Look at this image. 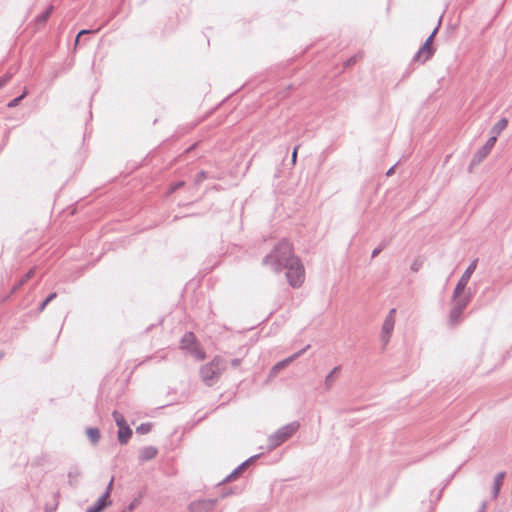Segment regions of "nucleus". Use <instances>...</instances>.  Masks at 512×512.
I'll return each instance as SVG.
<instances>
[{
	"label": "nucleus",
	"instance_id": "nucleus-1",
	"mask_svg": "<svg viewBox=\"0 0 512 512\" xmlns=\"http://www.w3.org/2000/svg\"><path fill=\"white\" fill-rule=\"evenodd\" d=\"M263 264H271L274 271L280 272L286 269L287 281L293 288H298L304 281V266L301 260L291 252V246L288 241H280L272 251L267 254Z\"/></svg>",
	"mask_w": 512,
	"mask_h": 512
},
{
	"label": "nucleus",
	"instance_id": "nucleus-2",
	"mask_svg": "<svg viewBox=\"0 0 512 512\" xmlns=\"http://www.w3.org/2000/svg\"><path fill=\"white\" fill-rule=\"evenodd\" d=\"M299 426V423L294 421L279 428L271 436H269L268 448L271 450L284 443L298 431Z\"/></svg>",
	"mask_w": 512,
	"mask_h": 512
},
{
	"label": "nucleus",
	"instance_id": "nucleus-3",
	"mask_svg": "<svg viewBox=\"0 0 512 512\" xmlns=\"http://www.w3.org/2000/svg\"><path fill=\"white\" fill-rule=\"evenodd\" d=\"M180 348L187 351L197 360H204L205 352L199 347L197 337L191 331L186 332L180 340Z\"/></svg>",
	"mask_w": 512,
	"mask_h": 512
},
{
	"label": "nucleus",
	"instance_id": "nucleus-4",
	"mask_svg": "<svg viewBox=\"0 0 512 512\" xmlns=\"http://www.w3.org/2000/svg\"><path fill=\"white\" fill-rule=\"evenodd\" d=\"M477 262H478V259H474L468 265V267L465 269V271L461 275L460 279L458 280V282H457V284H456V286H455V288L453 290V294H452L451 300H455L459 296L464 294V292L466 290V287H467V284H468L472 274L476 270Z\"/></svg>",
	"mask_w": 512,
	"mask_h": 512
},
{
	"label": "nucleus",
	"instance_id": "nucleus-5",
	"mask_svg": "<svg viewBox=\"0 0 512 512\" xmlns=\"http://www.w3.org/2000/svg\"><path fill=\"white\" fill-rule=\"evenodd\" d=\"M218 362L219 361L217 359H214L212 362L205 364L200 368V376L209 386L213 384V381L217 379L221 373Z\"/></svg>",
	"mask_w": 512,
	"mask_h": 512
},
{
	"label": "nucleus",
	"instance_id": "nucleus-6",
	"mask_svg": "<svg viewBox=\"0 0 512 512\" xmlns=\"http://www.w3.org/2000/svg\"><path fill=\"white\" fill-rule=\"evenodd\" d=\"M495 144V137L490 136L486 143L474 153L469 165V169H471L473 166L479 165L490 154Z\"/></svg>",
	"mask_w": 512,
	"mask_h": 512
},
{
	"label": "nucleus",
	"instance_id": "nucleus-7",
	"mask_svg": "<svg viewBox=\"0 0 512 512\" xmlns=\"http://www.w3.org/2000/svg\"><path fill=\"white\" fill-rule=\"evenodd\" d=\"M262 456V453L253 455L238 465L230 474H228L218 485L225 484L238 479L243 472Z\"/></svg>",
	"mask_w": 512,
	"mask_h": 512
},
{
	"label": "nucleus",
	"instance_id": "nucleus-8",
	"mask_svg": "<svg viewBox=\"0 0 512 512\" xmlns=\"http://www.w3.org/2000/svg\"><path fill=\"white\" fill-rule=\"evenodd\" d=\"M396 313V309L395 308H392L387 316L385 317V320L383 322V325H382V330H381V341L386 345L389 340H390V337H391V334L393 332V329H394V325H395V315Z\"/></svg>",
	"mask_w": 512,
	"mask_h": 512
},
{
	"label": "nucleus",
	"instance_id": "nucleus-9",
	"mask_svg": "<svg viewBox=\"0 0 512 512\" xmlns=\"http://www.w3.org/2000/svg\"><path fill=\"white\" fill-rule=\"evenodd\" d=\"M218 500L217 499H200L196 501H192L188 505L189 512H210L216 506Z\"/></svg>",
	"mask_w": 512,
	"mask_h": 512
},
{
	"label": "nucleus",
	"instance_id": "nucleus-10",
	"mask_svg": "<svg viewBox=\"0 0 512 512\" xmlns=\"http://www.w3.org/2000/svg\"><path fill=\"white\" fill-rule=\"evenodd\" d=\"M310 347V345H307L306 347L302 348L301 350L295 352L291 356L277 362L270 370V375H276L280 370L284 369L286 366H288L290 363H292L294 360L299 358L301 355L304 354V352Z\"/></svg>",
	"mask_w": 512,
	"mask_h": 512
},
{
	"label": "nucleus",
	"instance_id": "nucleus-11",
	"mask_svg": "<svg viewBox=\"0 0 512 512\" xmlns=\"http://www.w3.org/2000/svg\"><path fill=\"white\" fill-rule=\"evenodd\" d=\"M435 53V48H428L424 44L420 46L418 51L414 54L412 58V62H419L424 64L426 61L430 60Z\"/></svg>",
	"mask_w": 512,
	"mask_h": 512
},
{
	"label": "nucleus",
	"instance_id": "nucleus-12",
	"mask_svg": "<svg viewBox=\"0 0 512 512\" xmlns=\"http://www.w3.org/2000/svg\"><path fill=\"white\" fill-rule=\"evenodd\" d=\"M112 504L111 499H107L106 495H101L97 501L90 506L86 512H102L106 507L110 506Z\"/></svg>",
	"mask_w": 512,
	"mask_h": 512
},
{
	"label": "nucleus",
	"instance_id": "nucleus-13",
	"mask_svg": "<svg viewBox=\"0 0 512 512\" xmlns=\"http://www.w3.org/2000/svg\"><path fill=\"white\" fill-rule=\"evenodd\" d=\"M133 431L129 425L118 428L117 438L121 445H126L132 437Z\"/></svg>",
	"mask_w": 512,
	"mask_h": 512
},
{
	"label": "nucleus",
	"instance_id": "nucleus-14",
	"mask_svg": "<svg viewBox=\"0 0 512 512\" xmlns=\"http://www.w3.org/2000/svg\"><path fill=\"white\" fill-rule=\"evenodd\" d=\"M158 450L154 446H146L140 450L139 460L142 462L152 460L156 457Z\"/></svg>",
	"mask_w": 512,
	"mask_h": 512
},
{
	"label": "nucleus",
	"instance_id": "nucleus-15",
	"mask_svg": "<svg viewBox=\"0 0 512 512\" xmlns=\"http://www.w3.org/2000/svg\"><path fill=\"white\" fill-rule=\"evenodd\" d=\"M505 477H506V472H504V471L497 473V475L495 476L493 487H492V492H491L492 497L494 499H496L498 497Z\"/></svg>",
	"mask_w": 512,
	"mask_h": 512
},
{
	"label": "nucleus",
	"instance_id": "nucleus-16",
	"mask_svg": "<svg viewBox=\"0 0 512 512\" xmlns=\"http://www.w3.org/2000/svg\"><path fill=\"white\" fill-rule=\"evenodd\" d=\"M85 434L90 441L91 445L96 446L98 445L100 439H101V432L99 428L97 427H87L85 429Z\"/></svg>",
	"mask_w": 512,
	"mask_h": 512
},
{
	"label": "nucleus",
	"instance_id": "nucleus-17",
	"mask_svg": "<svg viewBox=\"0 0 512 512\" xmlns=\"http://www.w3.org/2000/svg\"><path fill=\"white\" fill-rule=\"evenodd\" d=\"M508 120L507 118L503 117L500 120H498L493 127L490 130L491 136L495 137V142H497L498 136L502 133V131L507 127Z\"/></svg>",
	"mask_w": 512,
	"mask_h": 512
},
{
	"label": "nucleus",
	"instance_id": "nucleus-18",
	"mask_svg": "<svg viewBox=\"0 0 512 512\" xmlns=\"http://www.w3.org/2000/svg\"><path fill=\"white\" fill-rule=\"evenodd\" d=\"M462 314H463L462 310H459L458 308L453 306L449 313V319H448L449 325L451 327H455V326L459 325L460 322L462 321Z\"/></svg>",
	"mask_w": 512,
	"mask_h": 512
},
{
	"label": "nucleus",
	"instance_id": "nucleus-19",
	"mask_svg": "<svg viewBox=\"0 0 512 512\" xmlns=\"http://www.w3.org/2000/svg\"><path fill=\"white\" fill-rule=\"evenodd\" d=\"M456 308H458L459 310H462L464 312V310L466 309V307L468 306V304L471 302V296L470 295H461L459 296L457 299L455 300H451Z\"/></svg>",
	"mask_w": 512,
	"mask_h": 512
},
{
	"label": "nucleus",
	"instance_id": "nucleus-20",
	"mask_svg": "<svg viewBox=\"0 0 512 512\" xmlns=\"http://www.w3.org/2000/svg\"><path fill=\"white\" fill-rule=\"evenodd\" d=\"M390 241H391V239H388V238L383 239L380 242V244L376 248L373 249V251L371 253V257L372 258L377 257L390 244Z\"/></svg>",
	"mask_w": 512,
	"mask_h": 512
},
{
	"label": "nucleus",
	"instance_id": "nucleus-21",
	"mask_svg": "<svg viewBox=\"0 0 512 512\" xmlns=\"http://www.w3.org/2000/svg\"><path fill=\"white\" fill-rule=\"evenodd\" d=\"M341 370V366H335L329 374L325 377V387L326 389H330L332 386L333 377L336 373H338Z\"/></svg>",
	"mask_w": 512,
	"mask_h": 512
},
{
	"label": "nucleus",
	"instance_id": "nucleus-22",
	"mask_svg": "<svg viewBox=\"0 0 512 512\" xmlns=\"http://www.w3.org/2000/svg\"><path fill=\"white\" fill-rule=\"evenodd\" d=\"M113 419L117 425L118 428L128 425L127 421L125 420L123 414L118 412L117 410H114L112 412Z\"/></svg>",
	"mask_w": 512,
	"mask_h": 512
},
{
	"label": "nucleus",
	"instance_id": "nucleus-23",
	"mask_svg": "<svg viewBox=\"0 0 512 512\" xmlns=\"http://www.w3.org/2000/svg\"><path fill=\"white\" fill-rule=\"evenodd\" d=\"M363 57V53L362 52H358L354 55H352L351 57H349L345 62H344V68H349L351 66H353L355 63H357L361 58Z\"/></svg>",
	"mask_w": 512,
	"mask_h": 512
},
{
	"label": "nucleus",
	"instance_id": "nucleus-24",
	"mask_svg": "<svg viewBox=\"0 0 512 512\" xmlns=\"http://www.w3.org/2000/svg\"><path fill=\"white\" fill-rule=\"evenodd\" d=\"M151 429H152V423H150V422L141 423L140 425H138L136 427V433L140 434V435H144V434L149 433L151 431Z\"/></svg>",
	"mask_w": 512,
	"mask_h": 512
},
{
	"label": "nucleus",
	"instance_id": "nucleus-25",
	"mask_svg": "<svg viewBox=\"0 0 512 512\" xmlns=\"http://www.w3.org/2000/svg\"><path fill=\"white\" fill-rule=\"evenodd\" d=\"M184 185H185V181L184 180H179V181H176V182L172 183L170 185V187L168 188V194L169 195L173 194L178 189L182 188Z\"/></svg>",
	"mask_w": 512,
	"mask_h": 512
},
{
	"label": "nucleus",
	"instance_id": "nucleus-26",
	"mask_svg": "<svg viewBox=\"0 0 512 512\" xmlns=\"http://www.w3.org/2000/svg\"><path fill=\"white\" fill-rule=\"evenodd\" d=\"M27 95V90L25 89L24 92L22 93V95H20L19 97L13 99L12 101H10L8 103V107L9 108H13L15 106H17L19 104V102Z\"/></svg>",
	"mask_w": 512,
	"mask_h": 512
},
{
	"label": "nucleus",
	"instance_id": "nucleus-27",
	"mask_svg": "<svg viewBox=\"0 0 512 512\" xmlns=\"http://www.w3.org/2000/svg\"><path fill=\"white\" fill-rule=\"evenodd\" d=\"M91 33V30H88V29H83V30H80L76 37H75V40H74V45H75V48L80 44V39L83 35H86V34H89Z\"/></svg>",
	"mask_w": 512,
	"mask_h": 512
},
{
	"label": "nucleus",
	"instance_id": "nucleus-28",
	"mask_svg": "<svg viewBox=\"0 0 512 512\" xmlns=\"http://www.w3.org/2000/svg\"><path fill=\"white\" fill-rule=\"evenodd\" d=\"M142 494L140 493L136 498H134L128 505L130 511H133L141 502Z\"/></svg>",
	"mask_w": 512,
	"mask_h": 512
},
{
	"label": "nucleus",
	"instance_id": "nucleus-29",
	"mask_svg": "<svg viewBox=\"0 0 512 512\" xmlns=\"http://www.w3.org/2000/svg\"><path fill=\"white\" fill-rule=\"evenodd\" d=\"M208 177V173L204 170H201L199 171L197 174H196V177H195V182L196 184H199L201 183L202 181H204L206 178Z\"/></svg>",
	"mask_w": 512,
	"mask_h": 512
},
{
	"label": "nucleus",
	"instance_id": "nucleus-30",
	"mask_svg": "<svg viewBox=\"0 0 512 512\" xmlns=\"http://www.w3.org/2000/svg\"><path fill=\"white\" fill-rule=\"evenodd\" d=\"M421 266H422V262H421V261H419L418 259H415V260L412 262V264H411V266H410V269H411V271H413V272H418V271L420 270Z\"/></svg>",
	"mask_w": 512,
	"mask_h": 512
},
{
	"label": "nucleus",
	"instance_id": "nucleus-31",
	"mask_svg": "<svg viewBox=\"0 0 512 512\" xmlns=\"http://www.w3.org/2000/svg\"><path fill=\"white\" fill-rule=\"evenodd\" d=\"M300 145H296L294 148H293V151H292V155H291V162H292V165L294 166L297 162V154H298V149H299Z\"/></svg>",
	"mask_w": 512,
	"mask_h": 512
},
{
	"label": "nucleus",
	"instance_id": "nucleus-32",
	"mask_svg": "<svg viewBox=\"0 0 512 512\" xmlns=\"http://www.w3.org/2000/svg\"><path fill=\"white\" fill-rule=\"evenodd\" d=\"M80 475V472L78 471L77 468L75 469H70V471L68 472V477L70 478V482L72 483V481L78 477Z\"/></svg>",
	"mask_w": 512,
	"mask_h": 512
},
{
	"label": "nucleus",
	"instance_id": "nucleus-33",
	"mask_svg": "<svg viewBox=\"0 0 512 512\" xmlns=\"http://www.w3.org/2000/svg\"><path fill=\"white\" fill-rule=\"evenodd\" d=\"M414 63H415V62H412V61H411V63L409 64L408 68H407V69H406V71L403 73L401 80H404V79H406V78H408V77L410 76L411 72L413 71V64H414Z\"/></svg>",
	"mask_w": 512,
	"mask_h": 512
},
{
	"label": "nucleus",
	"instance_id": "nucleus-34",
	"mask_svg": "<svg viewBox=\"0 0 512 512\" xmlns=\"http://www.w3.org/2000/svg\"><path fill=\"white\" fill-rule=\"evenodd\" d=\"M112 487H113V478L110 480V482L108 483V485L106 487L105 492L102 494V495H106L107 494V499H110V494H111V491H112Z\"/></svg>",
	"mask_w": 512,
	"mask_h": 512
},
{
	"label": "nucleus",
	"instance_id": "nucleus-35",
	"mask_svg": "<svg viewBox=\"0 0 512 512\" xmlns=\"http://www.w3.org/2000/svg\"><path fill=\"white\" fill-rule=\"evenodd\" d=\"M434 38H435L434 35H429L423 44L425 46H427L428 48H434L433 47Z\"/></svg>",
	"mask_w": 512,
	"mask_h": 512
},
{
	"label": "nucleus",
	"instance_id": "nucleus-36",
	"mask_svg": "<svg viewBox=\"0 0 512 512\" xmlns=\"http://www.w3.org/2000/svg\"><path fill=\"white\" fill-rule=\"evenodd\" d=\"M434 38H435L434 35H429L423 44L425 46H427L428 48H434L433 47Z\"/></svg>",
	"mask_w": 512,
	"mask_h": 512
},
{
	"label": "nucleus",
	"instance_id": "nucleus-37",
	"mask_svg": "<svg viewBox=\"0 0 512 512\" xmlns=\"http://www.w3.org/2000/svg\"><path fill=\"white\" fill-rule=\"evenodd\" d=\"M10 80V76H4L0 79V88L3 87L4 85H6L8 83V81Z\"/></svg>",
	"mask_w": 512,
	"mask_h": 512
},
{
	"label": "nucleus",
	"instance_id": "nucleus-38",
	"mask_svg": "<svg viewBox=\"0 0 512 512\" xmlns=\"http://www.w3.org/2000/svg\"><path fill=\"white\" fill-rule=\"evenodd\" d=\"M197 146H198V143H197V142L193 143L192 145H190V146L185 150V153H186V154L190 153V152H191V151H193Z\"/></svg>",
	"mask_w": 512,
	"mask_h": 512
},
{
	"label": "nucleus",
	"instance_id": "nucleus-39",
	"mask_svg": "<svg viewBox=\"0 0 512 512\" xmlns=\"http://www.w3.org/2000/svg\"><path fill=\"white\" fill-rule=\"evenodd\" d=\"M240 363H241V359H239V358H235V359H233V360L231 361V365H232V367H234V368L238 367V366L240 365Z\"/></svg>",
	"mask_w": 512,
	"mask_h": 512
},
{
	"label": "nucleus",
	"instance_id": "nucleus-40",
	"mask_svg": "<svg viewBox=\"0 0 512 512\" xmlns=\"http://www.w3.org/2000/svg\"><path fill=\"white\" fill-rule=\"evenodd\" d=\"M487 509V503L485 501H483L478 509L477 512H485Z\"/></svg>",
	"mask_w": 512,
	"mask_h": 512
},
{
	"label": "nucleus",
	"instance_id": "nucleus-41",
	"mask_svg": "<svg viewBox=\"0 0 512 512\" xmlns=\"http://www.w3.org/2000/svg\"><path fill=\"white\" fill-rule=\"evenodd\" d=\"M54 296H55L54 294L50 295V296H49V297H48V298L43 302V304H42V306H41V310L45 307V305H46V304H47V303H48V302H49V301H50Z\"/></svg>",
	"mask_w": 512,
	"mask_h": 512
},
{
	"label": "nucleus",
	"instance_id": "nucleus-42",
	"mask_svg": "<svg viewBox=\"0 0 512 512\" xmlns=\"http://www.w3.org/2000/svg\"><path fill=\"white\" fill-rule=\"evenodd\" d=\"M394 171H395V165L388 169V171L386 172V175L391 176L394 173Z\"/></svg>",
	"mask_w": 512,
	"mask_h": 512
},
{
	"label": "nucleus",
	"instance_id": "nucleus-43",
	"mask_svg": "<svg viewBox=\"0 0 512 512\" xmlns=\"http://www.w3.org/2000/svg\"><path fill=\"white\" fill-rule=\"evenodd\" d=\"M230 494H232V491H231V490H229V491H225V492H223V493H222V498L227 497V496H229Z\"/></svg>",
	"mask_w": 512,
	"mask_h": 512
},
{
	"label": "nucleus",
	"instance_id": "nucleus-44",
	"mask_svg": "<svg viewBox=\"0 0 512 512\" xmlns=\"http://www.w3.org/2000/svg\"><path fill=\"white\" fill-rule=\"evenodd\" d=\"M438 27H439V25L434 28V30L432 31V33L430 35H434V37H435L438 32Z\"/></svg>",
	"mask_w": 512,
	"mask_h": 512
},
{
	"label": "nucleus",
	"instance_id": "nucleus-45",
	"mask_svg": "<svg viewBox=\"0 0 512 512\" xmlns=\"http://www.w3.org/2000/svg\"><path fill=\"white\" fill-rule=\"evenodd\" d=\"M465 295H470L471 297L473 296V293L471 291V288H468L467 292Z\"/></svg>",
	"mask_w": 512,
	"mask_h": 512
},
{
	"label": "nucleus",
	"instance_id": "nucleus-46",
	"mask_svg": "<svg viewBox=\"0 0 512 512\" xmlns=\"http://www.w3.org/2000/svg\"><path fill=\"white\" fill-rule=\"evenodd\" d=\"M121 512H132V511H130V510H129V508H128V506H127V507H126L125 509H123Z\"/></svg>",
	"mask_w": 512,
	"mask_h": 512
},
{
	"label": "nucleus",
	"instance_id": "nucleus-47",
	"mask_svg": "<svg viewBox=\"0 0 512 512\" xmlns=\"http://www.w3.org/2000/svg\"><path fill=\"white\" fill-rule=\"evenodd\" d=\"M49 13H50V12H49V11H47L43 18H44V19H46V18L48 17Z\"/></svg>",
	"mask_w": 512,
	"mask_h": 512
},
{
	"label": "nucleus",
	"instance_id": "nucleus-48",
	"mask_svg": "<svg viewBox=\"0 0 512 512\" xmlns=\"http://www.w3.org/2000/svg\"><path fill=\"white\" fill-rule=\"evenodd\" d=\"M74 213H75V209H71L70 214H74Z\"/></svg>",
	"mask_w": 512,
	"mask_h": 512
}]
</instances>
